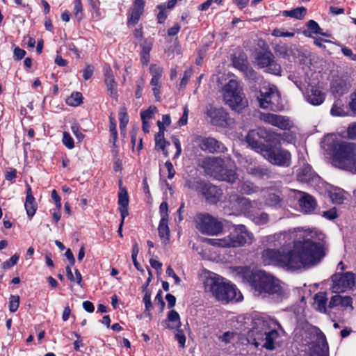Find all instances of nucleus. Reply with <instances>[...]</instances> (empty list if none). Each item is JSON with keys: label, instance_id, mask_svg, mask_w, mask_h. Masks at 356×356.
Returning a JSON list of instances; mask_svg holds the SVG:
<instances>
[{"label": "nucleus", "instance_id": "obj_14", "mask_svg": "<svg viewBox=\"0 0 356 356\" xmlns=\"http://www.w3.org/2000/svg\"><path fill=\"white\" fill-rule=\"evenodd\" d=\"M257 65L261 68L267 67L266 72L275 75H280L281 66L275 60L274 55L270 51L260 52L256 57Z\"/></svg>", "mask_w": 356, "mask_h": 356}, {"label": "nucleus", "instance_id": "obj_28", "mask_svg": "<svg viewBox=\"0 0 356 356\" xmlns=\"http://www.w3.org/2000/svg\"><path fill=\"white\" fill-rule=\"evenodd\" d=\"M158 232L159 236L164 241L169 240L170 229L168 227V220L165 218H161L159 225Z\"/></svg>", "mask_w": 356, "mask_h": 356}, {"label": "nucleus", "instance_id": "obj_20", "mask_svg": "<svg viewBox=\"0 0 356 356\" xmlns=\"http://www.w3.org/2000/svg\"><path fill=\"white\" fill-rule=\"evenodd\" d=\"M129 195L127 189L120 186V192L118 193V204L121 218H125L129 215Z\"/></svg>", "mask_w": 356, "mask_h": 356}, {"label": "nucleus", "instance_id": "obj_26", "mask_svg": "<svg viewBox=\"0 0 356 356\" xmlns=\"http://www.w3.org/2000/svg\"><path fill=\"white\" fill-rule=\"evenodd\" d=\"M145 5L134 4L128 19V24H136L142 15Z\"/></svg>", "mask_w": 356, "mask_h": 356}, {"label": "nucleus", "instance_id": "obj_57", "mask_svg": "<svg viewBox=\"0 0 356 356\" xmlns=\"http://www.w3.org/2000/svg\"><path fill=\"white\" fill-rule=\"evenodd\" d=\"M150 74L152 76H161L163 70L161 67L156 65H152L149 68Z\"/></svg>", "mask_w": 356, "mask_h": 356}, {"label": "nucleus", "instance_id": "obj_48", "mask_svg": "<svg viewBox=\"0 0 356 356\" xmlns=\"http://www.w3.org/2000/svg\"><path fill=\"white\" fill-rule=\"evenodd\" d=\"M74 11L76 18L80 20L82 18V5L80 0L74 1Z\"/></svg>", "mask_w": 356, "mask_h": 356}, {"label": "nucleus", "instance_id": "obj_62", "mask_svg": "<svg viewBox=\"0 0 356 356\" xmlns=\"http://www.w3.org/2000/svg\"><path fill=\"white\" fill-rule=\"evenodd\" d=\"M318 343L322 346V349L327 348V343L326 341L325 336L322 333L319 332L317 335Z\"/></svg>", "mask_w": 356, "mask_h": 356}, {"label": "nucleus", "instance_id": "obj_31", "mask_svg": "<svg viewBox=\"0 0 356 356\" xmlns=\"http://www.w3.org/2000/svg\"><path fill=\"white\" fill-rule=\"evenodd\" d=\"M307 26L308 30L304 31V34L306 36H310L311 33L314 34H319L323 36H327L326 34L321 32V29L316 22L314 20L310 19L307 23Z\"/></svg>", "mask_w": 356, "mask_h": 356}, {"label": "nucleus", "instance_id": "obj_56", "mask_svg": "<svg viewBox=\"0 0 356 356\" xmlns=\"http://www.w3.org/2000/svg\"><path fill=\"white\" fill-rule=\"evenodd\" d=\"M154 304L159 306L161 310H163L165 306V302L163 300L162 291L161 290L159 291L154 298Z\"/></svg>", "mask_w": 356, "mask_h": 356}, {"label": "nucleus", "instance_id": "obj_41", "mask_svg": "<svg viewBox=\"0 0 356 356\" xmlns=\"http://www.w3.org/2000/svg\"><path fill=\"white\" fill-rule=\"evenodd\" d=\"M330 113L332 116H343L346 115V112L340 101L334 102L330 110Z\"/></svg>", "mask_w": 356, "mask_h": 356}, {"label": "nucleus", "instance_id": "obj_64", "mask_svg": "<svg viewBox=\"0 0 356 356\" xmlns=\"http://www.w3.org/2000/svg\"><path fill=\"white\" fill-rule=\"evenodd\" d=\"M343 54L353 60H356V54H354L353 51L348 47H343L341 49Z\"/></svg>", "mask_w": 356, "mask_h": 356}, {"label": "nucleus", "instance_id": "obj_42", "mask_svg": "<svg viewBox=\"0 0 356 356\" xmlns=\"http://www.w3.org/2000/svg\"><path fill=\"white\" fill-rule=\"evenodd\" d=\"M240 191L242 193L250 195L256 191V187L250 181H245L240 186Z\"/></svg>", "mask_w": 356, "mask_h": 356}, {"label": "nucleus", "instance_id": "obj_27", "mask_svg": "<svg viewBox=\"0 0 356 356\" xmlns=\"http://www.w3.org/2000/svg\"><path fill=\"white\" fill-rule=\"evenodd\" d=\"M246 60H244L242 56H241V58H233V65L238 68L239 70H248V75L254 79L256 78V76H257V73L254 70H253L252 69H248V66H247V64H246Z\"/></svg>", "mask_w": 356, "mask_h": 356}, {"label": "nucleus", "instance_id": "obj_53", "mask_svg": "<svg viewBox=\"0 0 356 356\" xmlns=\"http://www.w3.org/2000/svg\"><path fill=\"white\" fill-rule=\"evenodd\" d=\"M62 141L67 148L70 149L74 148V142L71 135H63Z\"/></svg>", "mask_w": 356, "mask_h": 356}, {"label": "nucleus", "instance_id": "obj_34", "mask_svg": "<svg viewBox=\"0 0 356 356\" xmlns=\"http://www.w3.org/2000/svg\"><path fill=\"white\" fill-rule=\"evenodd\" d=\"M261 119L265 122L277 127L279 128L282 121L281 120H282V116L273 113H266L262 115Z\"/></svg>", "mask_w": 356, "mask_h": 356}, {"label": "nucleus", "instance_id": "obj_1", "mask_svg": "<svg viewBox=\"0 0 356 356\" xmlns=\"http://www.w3.org/2000/svg\"><path fill=\"white\" fill-rule=\"evenodd\" d=\"M298 230L292 250L286 252L284 245L278 250L265 249L261 253L262 262L293 270L318 263L325 256L324 234L316 229Z\"/></svg>", "mask_w": 356, "mask_h": 356}, {"label": "nucleus", "instance_id": "obj_21", "mask_svg": "<svg viewBox=\"0 0 356 356\" xmlns=\"http://www.w3.org/2000/svg\"><path fill=\"white\" fill-rule=\"evenodd\" d=\"M325 99L324 94L316 86H311L307 90V100L312 105L321 104Z\"/></svg>", "mask_w": 356, "mask_h": 356}, {"label": "nucleus", "instance_id": "obj_37", "mask_svg": "<svg viewBox=\"0 0 356 356\" xmlns=\"http://www.w3.org/2000/svg\"><path fill=\"white\" fill-rule=\"evenodd\" d=\"M171 123V118L169 114H165L162 116L161 120H158L156 124L159 127L158 134H164L166 130V127H168Z\"/></svg>", "mask_w": 356, "mask_h": 356}, {"label": "nucleus", "instance_id": "obj_44", "mask_svg": "<svg viewBox=\"0 0 356 356\" xmlns=\"http://www.w3.org/2000/svg\"><path fill=\"white\" fill-rule=\"evenodd\" d=\"M280 197L274 193H270L266 198V204L270 207H276L280 202Z\"/></svg>", "mask_w": 356, "mask_h": 356}, {"label": "nucleus", "instance_id": "obj_36", "mask_svg": "<svg viewBox=\"0 0 356 356\" xmlns=\"http://www.w3.org/2000/svg\"><path fill=\"white\" fill-rule=\"evenodd\" d=\"M141 62L144 65H147L149 61V52L152 49V43L145 41L142 45Z\"/></svg>", "mask_w": 356, "mask_h": 356}, {"label": "nucleus", "instance_id": "obj_4", "mask_svg": "<svg viewBox=\"0 0 356 356\" xmlns=\"http://www.w3.org/2000/svg\"><path fill=\"white\" fill-rule=\"evenodd\" d=\"M252 323V327L247 334L248 342L256 347L261 346L268 350H274L275 341L280 336L276 330L279 323L273 319L264 317L254 318Z\"/></svg>", "mask_w": 356, "mask_h": 356}, {"label": "nucleus", "instance_id": "obj_2", "mask_svg": "<svg viewBox=\"0 0 356 356\" xmlns=\"http://www.w3.org/2000/svg\"><path fill=\"white\" fill-rule=\"evenodd\" d=\"M275 135H245L248 146L263 156L272 164L288 167L291 164V154L279 147Z\"/></svg>", "mask_w": 356, "mask_h": 356}, {"label": "nucleus", "instance_id": "obj_16", "mask_svg": "<svg viewBox=\"0 0 356 356\" xmlns=\"http://www.w3.org/2000/svg\"><path fill=\"white\" fill-rule=\"evenodd\" d=\"M158 109L155 106H150L147 109L140 111L143 131L147 134L150 131L152 120L157 113Z\"/></svg>", "mask_w": 356, "mask_h": 356}, {"label": "nucleus", "instance_id": "obj_45", "mask_svg": "<svg viewBox=\"0 0 356 356\" xmlns=\"http://www.w3.org/2000/svg\"><path fill=\"white\" fill-rule=\"evenodd\" d=\"M281 120L282 121L279 127L280 129L289 131L295 127L293 122L289 118L282 116V120Z\"/></svg>", "mask_w": 356, "mask_h": 356}, {"label": "nucleus", "instance_id": "obj_23", "mask_svg": "<svg viewBox=\"0 0 356 356\" xmlns=\"http://www.w3.org/2000/svg\"><path fill=\"white\" fill-rule=\"evenodd\" d=\"M299 205L303 212L310 213L316 207V202L312 196L303 193L302 197L299 200Z\"/></svg>", "mask_w": 356, "mask_h": 356}, {"label": "nucleus", "instance_id": "obj_22", "mask_svg": "<svg viewBox=\"0 0 356 356\" xmlns=\"http://www.w3.org/2000/svg\"><path fill=\"white\" fill-rule=\"evenodd\" d=\"M230 201L234 202L235 207L243 212H250V209L254 207V202H250V200L244 197H238L237 195H233L231 197Z\"/></svg>", "mask_w": 356, "mask_h": 356}, {"label": "nucleus", "instance_id": "obj_30", "mask_svg": "<svg viewBox=\"0 0 356 356\" xmlns=\"http://www.w3.org/2000/svg\"><path fill=\"white\" fill-rule=\"evenodd\" d=\"M168 321L171 323L166 326L169 329L179 328L181 326L179 315L175 310H171L169 312Z\"/></svg>", "mask_w": 356, "mask_h": 356}, {"label": "nucleus", "instance_id": "obj_60", "mask_svg": "<svg viewBox=\"0 0 356 356\" xmlns=\"http://www.w3.org/2000/svg\"><path fill=\"white\" fill-rule=\"evenodd\" d=\"M168 206L167 202H163L161 204L159 207V211L160 214L161 216V218H165L168 219Z\"/></svg>", "mask_w": 356, "mask_h": 356}, {"label": "nucleus", "instance_id": "obj_12", "mask_svg": "<svg viewBox=\"0 0 356 356\" xmlns=\"http://www.w3.org/2000/svg\"><path fill=\"white\" fill-rule=\"evenodd\" d=\"M257 98L261 108L273 109L279 103L280 96L277 87L271 85L262 87Z\"/></svg>", "mask_w": 356, "mask_h": 356}, {"label": "nucleus", "instance_id": "obj_15", "mask_svg": "<svg viewBox=\"0 0 356 356\" xmlns=\"http://www.w3.org/2000/svg\"><path fill=\"white\" fill-rule=\"evenodd\" d=\"M207 114L210 118L213 125L227 127L233 122V120L228 116V113L223 108H216L211 106L207 107Z\"/></svg>", "mask_w": 356, "mask_h": 356}, {"label": "nucleus", "instance_id": "obj_49", "mask_svg": "<svg viewBox=\"0 0 356 356\" xmlns=\"http://www.w3.org/2000/svg\"><path fill=\"white\" fill-rule=\"evenodd\" d=\"M275 51L278 56L284 59H288L289 57L287 48L285 46H277Z\"/></svg>", "mask_w": 356, "mask_h": 356}, {"label": "nucleus", "instance_id": "obj_33", "mask_svg": "<svg viewBox=\"0 0 356 356\" xmlns=\"http://www.w3.org/2000/svg\"><path fill=\"white\" fill-rule=\"evenodd\" d=\"M286 235V232H280L268 236L266 237V242L270 245H279L282 243V241L285 238Z\"/></svg>", "mask_w": 356, "mask_h": 356}, {"label": "nucleus", "instance_id": "obj_61", "mask_svg": "<svg viewBox=\"0 0 356 356\" xmlns=\"http://www.w3.org/2000/svg\"><path fill=\"white\" fill-rule=\"evenodd\" d=\"M175 338L181 347H184L186 343V337L182 330H178L175 334Z\"/></svg>", "mask_w": 356, "mask_h": 356}, {"label": "nucleus", "instance_id": "obj_46", "mask_svg": "<svg viewBox=\"0 0 356 356\" xmlns=\"http://www.w3.org/2000/svg\"><path fill=\"white\" fill-rule=\"evenodd\" d=\"M19 305V296H10L9 301V310L11 312H15Z\"/></svg>", "mask_w": 356, "mask_h": 356}, {"label": "nucleus", "instance_id": "obj_32", "mask_svg": "<svg viewBox=\"0 0 356 356\" xmlns=\"http://www.w3.org/2000/svg\"><path fill=\"white\" fill-rule=\"evenodd\" d=\"M307 13L305 7H298L291 10H285L283 12L284 16L291 17L298 19H302Z\"/></svg>", "mask_w": 356, "mask_h": 356}, {"label": "nucleus", "instance_id": "obj_59", "mask_svg": "<svg viewBox=\"0 0 356 356\" xmlns=\"http://www.w3.org/2000/svg\"><path fill=\"white\" fill-rule=\"evenodd\" d=\"M166 274L172 277L175 280V282L176 284H179L181 282V279L176 275L173 269L169 266L166 269Z\"/></svg>", "mask_w": 356, "mask_h": 356}, {"label": "nucleus", "instance_id": "obj_40", "mask_svg": "<svg viewBox=\"0 0 356 356\" xmlns=\"http://www.w3.org/2000/svg\"><path fill=\"white\" fill-rule=\"evenodd\" d=\"M82 94L81 92H73L66 99V103L72 106H77L82 103Z\"/></svg>", "mask_w": 356, "mask_h": 356}, {"label": "nucleus", "instance_id": "obj_35", "mask_svg": "<svg viewBox=\"0 0 356 356\" xmlns=\"http://www.w3.org/2000/svg\"><path fill=\"white\" fill-rule=\"evenodd\" d=\"M156 148L163 151V154L168 156V152L166 147L170 145V143L164 138V135H155Z\"/></svg>", "mask_w": 356, "mask_h": 356}, {"label": "nucleus", "instance_id": "obj_6", "mask_svg": "<svg viewBox=\"0 0 356 356\" xmlns=\"http://www.w3.org/2000/svg\"><path fill=\"white\" fill-rule=\"evenodd\" d=\"M253 241V234L243 225H234L227 236L207 239L210 245L220 248H239L251 244Z\"/></svg>", "mask_w": 356, "mask_h": 356}, {"label": "nucleus", "instance_id": "obj_10", "mask_svg": "<svg viewBox=\"0 0 356 356\" xmlns=\"http://www.w3.org/2000/svg\"><path fill=\"white\" fill-rule=\"evenodd\" d=\"M195 222L196 228L204 234L218 235L222 231V222L208 213L197 215Z\"/></svg>", "mask_w": 356, "mask_h": 356}, {"label": "nucleus", "instance_id": "obj_5", "mask_svg": "<svg viewBox=\"0 0 356 356\" xmlns=\"http://www.w3.org/2000/svg\"><path fill=\"white\" fill-rule=\"evenodd\" d=\"M206 291L211 292L218 300L229 302L240 300L241 296H237V289L233 284L225 282L224 278L217 274L209 273L204 281Z\"/></svg>", "mask_w": 356, "mask_h": 356}, {"label": "nucleus", "instance_id": "obj_24", "mask_svg": "<svg viewBox=\"0 0 356 356\" xmlns=\"http://www.w3.org/2000/svg\"><path fill=\"white\" fill-rule=\"evenodd\" d=\"M314 306L315 309L321 312L325 313L327 311V298L326 293L320 292L314 296Z\"/></svg>", "mask_w": 356, "mask_h": 356}, {"label": "nucleus", "instance_id": "obj_11", "mask_svg": "<svg viewBox=\"0 0 356 356\" xmlns=\"http://www.w3.org/2000/svg\"><path fill=\"white\" fill-rule=\"evenodd\" d=\"M186 185L188 188L201 193L212 204L216 203L222 195L221 190L216 186L196 179L188 180Z\"/></svg>", "mask_w": 356, "mask_h": 356}, {"label": "nucleus", "instance_id": "obj_63", "mask_svg": "<svg viewBox=\"0 0 356 356\" xmlns=\"http://www.w3.org/2000/svg\"><path fill=\"white\" fill-rule=\"evenodd\" d=\"M93 74V67L91 65H88L86 68L83 70V76L85 80L89 79Z\"/></svg>", "mask_w": 356, "mask_h": 356}, {"label": "nucleus", "instance_id": "obj_58", "mask_svg": "<svg viewBox=\"0 0 356 356\" xmlns=\"http://www.w3.org/2000/svg\"><path fill=\"white\" fill-rule=\"evenodd\" d=\"M13 56L15 60H21L26 55V51L20 49L19 47H15L13 52Z\"/></svg>", "mask_w": 356, "mask_h": 356}, {"label": "nucleus", "instance_id": "obj_18", "mask_svg": "<svg viewBox=\"0 0 356 356\" xmlns=\"http://www.w3.org/2000/svg\"><path fill=\"white\" fill-rule=\"evenodd\" d=\"M200 147L202 150L209 152H224L226 150V147L220 142L211 137L204 139Z\"/></svg>", "mask_w": 356, "mask_h": 356}, {"label": "nucleus", "instance_id": "obj_51", "mask_svg": "<svg viewBox=\"0 0 356 356\" xmlns=\"http://www.w3.org/2000/svg\"><path fill=\"white\" fill-rule=\"evenodd\" d=\"M272 35L275 37H293L294 33L292 32H288V31H284L282 29H274Z\"/></svg>", "mask_w": 356, "mask_h": 356}, {"label": "nucleus", "instance_id": "obj_9", "mask_svg": "<svg viewBox=\"0 0 356 356\" xmlns=\"http://www.w3.org/2000/svg\"><path fill=\"white\" fill-rule=\"evenodd\" d=\"M223 99L226 104L236 111H240L248 105V101L244 97L238 83L233 79L224 86Z\"/></svg>", "mask_w": 356, "mask_h": 356}, {"label": "nucleus", "instance_id": "obj_39", "mask_svg": "<svg viewBox=\"0 0 356 356\" xmlns=\"http://www.w3.org/2000/svg\"><path fill=\"white\" fill-rule=\"evenodd\" d=\"M24 207L28 217L31 218L36 212L37 205L35 204V200L26 199Z\"/></svg>", "mask_w": 356, "mask_h": 356}, {"label": "nucleus", "instance_id": "obj_55", "mask_svg": "<svg viewBox=\"0 0 356 356\" xmlns=\"http://www.w3.org/2000/svg\"><path fill=\"white\" fill-rule=\"evenodd\" d=\"M322 216L327 219L334 220L337 217V209L332 208L328 211H323Z\"/></svg>", "mask_w": 356, "mask_h": 356}, {"label": "nucleus", "instance_id": "obj_43", "mask_svg": "<svg viewBox=\"0 0 356 356\" xmlns=\"http://www.w3.org/2000/svg\"><path fill=\"white\" fill-rule=\"evenodd\" d=\"M254 223L257 225H265L268 222V215L266 213H261L257 215H253L252 218Z\"/></svg>", "mask_w": 356, "mask_h": 356}, {"label": "nucleus", "instance_id": "obj_25", "mask_svg": "<svg viewBox=\"0 0 356 356\" xmlns=\"http://www.w3.org/2000/svg\"><path fill=\"white\" fill-rule=\"evenodd\" d=\"M298 177L300 181L307 183L317 178L309 165H306L301 168L298 174Z\"/></svg>", "mask_w": 356, "mask_h": 356}, {"label": "nucleus", "instance_id": "obj_8", "mask_svg": "<svg viewBox=\"0 0 356 356\" xmlns=\"http://www.w3.org/2000/svg\"><path fill=\"white\" fill-rule=\"evenodd\" d=\"M252 286L256 296L281 294L282 286L278 280L264 271L254 275Z\"/></svg>", "mask_w": 356, "mask_h": 356}, {"label": "nucleus", "instance_id": "obj_47", "mask_svg": "<svg viewBox=\"0 0 356 356\" xmlns=\"http://www.w3.org/2000/svg\"><path fill=\"white\" fill-rule=\"evenodd\" d=\"M19 255L18 254H15L13 256L10 257V259L4 261L2 264V268L3 269H9L12 268L14 265H15L19 260Z\"/></svg>", "mask_w": 356, "mask_h": 356}, {"label": "nucleus", "instance_id": "obj_17", "mask_svg": "<svg viewBox=\"0 0 356 356\" xmlns=\"http://www.w3.org/2000/svg\"><path fill=\"white\" fill-rule=\"evenodd\" d=\"M340 306L343 309H349L350 311L353 309V300L350 296H342L339 294L333 296L329 302L328 307L334 308Z\"/></svg>", "mask_w": 356, "mask_h": 356}, {"label": "nucleus", "instance_id": "obj_52", "mask_svg": "<svg viewBox=\"0 0 356 356\" xmlns=\"http://www.w3.org/2000/svg\"><path fill=\"white\" fill-rule=\"evenodd\" d=\"M143 302L145 304V307L146 311H149L152 307V302H151V293L149 291H146L145 296L143 297Z\"/></svg>", "mask_w": 356, "mask_h": 356}, {"label": "nucleus", "instance_id": "obj_19", "mask_svg": "<svg viewBox=\"0 0 356 356\" xmlns=\"http://www.w3.org/2000/svg\"><path fill=\"white\" fill-rule=\"evenodd\" d=\"M104 81L107 86V89L112 97L117 99V83L115 81L114 75L111 68L109 66H105L104 68Z\"/></svg>", "mask_w": 356, "mask_h": 356}, {"label": "nucleus", "instance_id": "obj_7", "mask_svg": "<svg viewBox=\"0 0 356 356\" xmlns=\"http://www.w3.org/2000/svg\"><path fill=\"white\" fill-rule=\"evenodd\" d=\"M205 172L217 179L234 183L237 179L234 170L227 169L223 160L217 158H205L202 161Z\"/></svg>", "mask_w": 356, "mask_h": 356}, {"label": "nucleus", "instance_id": "obj_13", "mask_svg": "<svg viewBox=\"0 0 356 356\" xmlns=\"http://www.w3.org/2000/svg\"><path fill=\"white\" fill-rule=\"evenodd\" d=\"M332 284L330 287L332 292L342 293L354 285V275L349 272L343 274L336 273L332 276Z\"/></svg>", "mask_w": 356, "mask_h": 356}, {"label": "nucleus", "instance_id": "obj_29", "mask_svg": "<svg viewBox=\"0 0 356 356\" xmlns=\"http://www.w3.org/2000/svg\"><path fill=\"white\" fill-rule=\"evenodd\" d=\"M345 195V191L340 188L333 189L329 193V196L332 202L337 204H341L343 202L344 200L346 199Z\"/></svg>", "mask_w": 356, "mask_h": 356}, {"label": "nucleus", "instance_id": "obj_54", "mask_svg": "<svg viewBox=\"0 0 356 356\" xmlns=\"http://www.w3.org/2000/svg\"><path fill=\"white\" fill-rule=\"evenodd\" d=\"M188 116V108L187 106H185L184 108V113L181 118L177 122V124L179 127L184 126L187 124Z\"/></svg>", "mask_w": 356, "mask_h": 356}, {"label": "nucleus", "instance_id": "obj_38", "mask_svg": "<svg viewBox=\"0 0 356 356\" xmlns=\"http://www.w3.org/2000/svg\"><path fill=\"white\" fill-rule=\"evenodd\" d=\"M119 120H120V128L122 131L126 127L129 122V116L127 115V108L122 106L119 111Z\"/></svg>", "mask_w": 356, "mask_h": 356}, {"label": "nucleus", "instance_id": "obj_50", "mask_svg": "<svg viewBox=\"0 0 356 356\" xmlns=\"http://www.w3.org/2000/svg\"><path fill=\"white\" fill-rule=\"evenodd\" d=\"M165 8L164 4H161L157 6V8L160 10V12L157 15L158 22L160 24L163 23L167 18V15L164 12Z\"/></svg>", "mask_w": 356, "mask_h": 356}, {"label": "nucleus", "instance_id": "obj_3", "mask_svg": "<svg viewBox=\"0 0 356 356\" xmlns=\"http://www.w3.org/2000/svg\"><path fill=\"white\" fill-rule=\"evenodd\" d=\"M335 135H325L321 147L332 156L333 164L353 174H356V144L338 141Z\"/></svg>", "mask_w": 356, "mask_h": 356}]
</instances>
